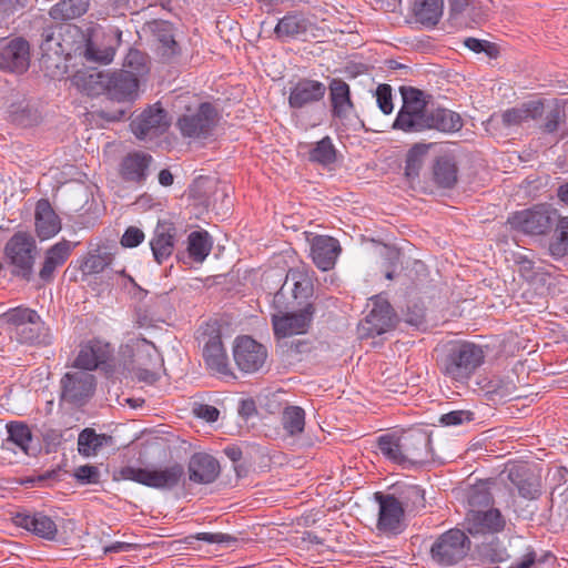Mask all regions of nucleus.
<instances>
[{"label": "nucleus", "mask_w": 568, "mask_h": 568, "mask_svg": "<svg viewBox=\"0 0 568 568\" xmlns=\"http://www.w3.org/2000/svg\"><path fill=\"white\" fill-rule=\"evenodd\" d=\"M184 474V467L179 463H173L164 468L126 466L121 469L123 479L161 490L176 487Z\"/></svg>", "instance_id": "5"}, {"label": "nucleus", "mask_w": 568, "mask_h": 568, "mask_svg": "<svg viewBox=\"0 0 568 568\" xmlns=\"http://www.w3.org/2000/svg\"><path fill=\"white\" fill-rule=\"evenodd\" d=\"M374 497L379 506L377 529L383 532H399L404 517L402 503L394 495L379 491L375 493Z\"/></svg>", "instance_id": "14"}, {"label": "nucleus", "mask_w": 568, "mask_h": 568, "mask_svg": "<svg viewBox=\"0 0 568 568\" xmlns=\"http://www.w3.org/2000/svg\"><path fill=\"white\" fill-rule=\"evenodd\" d=\"M153 158L142 151L128 153L120 163V176L125 182L141 185L148 178Z\"/></svg>", "instance_id": "19"}, {"label": "nucleus", "mask_w": 568, "mask_h": 568, "mask_svg": "<svg viewBox=\"0 0 568 568\" xmlns=\"http://www.w3.org/2000/svg\"><path fill=\"white\" fill-rule=\"evenodd\" d=\"M464 44L476 53L485 52L489 58H496L499 53L498 47L487 40L469 37L464 40Z\"/></svg>", "instance_id": "51"}, {"label": "nucleus", "mask_w": 568, "mask_h": 568, "mask_svg": "<svg viewBox=\"0 0 568 568\" xmlns=\"http://www.w3.org/2000/svg\"><path fill=\"white\" fill-rule=\"evenodd\" d=\"M470 509H488L493 497L486 483L474 485L467 493Z\"/></svg>", "instance_id": "45"}, {"label": "nucleus", "mask_w": 568, "mask_h": 568, "mask_svg": "<svg viewBox=\"0 0 568 568\" xmlns=\"http://www.w3.org/2000/svg\"><path fill=\"white\" fill-rule=\"evenodd\" d=\"M17 526L33 532L40 538L53 540L58 534V527L53 519L42 513L17 514L13 518Z\"/></svg>", "instance_id": "24"}, {"label": "nucleus", "mask_w": 568, "mask_h": 568, "mask_svg": "<svg viewBox=\"0 0 568 568\" xmlns=\"http://www.w3.org/2000/svg\"><path fill=\"white\" fill-rule=\"evenodd\" d=\"M130 375L136 378L138 381L144 382L146 384H153L159 379V375L156 372L142 367L132 368L130 371Z\"/></svg>", "instance_id": "61"}, {"label": "nucleus", "mask_w": 568, "mask_h": 568, "mask_svg": "<svg viewBox=\"0 0 568 568\" xmlns=\"http://www.w3.org/2000/svg\"><path fill=\"white\" fill-rule=\"evenodd\" d=\"M89 78L95 79L94 82L105 90L111 100L123 102L132 101L138 97L139 79L131 71L95 72Z\"/></svg>", "instance_id": "10"}, {"label": "nucleus", "mask_w": 568, "mask_h": 568, "mask_svg": "<svg viewBox=\"0 0 568 568\" xmlns=\"http://www.w3.org/2000/svg\"><path fill=\"white\" fill-rule=\"evenodd\" d=\"M377 104L383 113L389 114L393 111L392 88L389 84H379L376 90Z\"/></svg>", "instance_id": "55"}, {"label": "nucleus", "mask_w": 568, "mask_h": 568, "mask_svg": "<svg viewBox=\"0 0 568 568\" xmlns=\"http://www.w3.org/2000/svg\"><path fill=\"white\" fill-rule=\"evenodd\" d=\"M112 352L113 348L109 343L93 338L81 345L78 355H110Z\"/></svg>", "instance_id": "53"}, {"label": "nucleus", "mask_w": 568, "mask_h": 568, "mask_svg": "<svg viewBox=\"0 0 568 568\" xmlns=\"http://www.w3.org/2000/svg\"><path fill=\"white\" fill-rule=\"evenodd\" d=\"M444 11V0H415L413 13L417 22L426 27L436 26Z\"/></svg>", "instance_id": "30"}, {"label": "nucleus", "mask_w": 568, "mask_h": 568, "mask_svg": "<svg viewBox=\"0 0 568 568\" xmlns=\"http://www.w3.org/2000/svg\"><path fill=\"white\" fill-rule=\"evenodd\" d=\"M266 347L248 335H240L233 343V355H266Z\"/></svg>", "instance_id": "49"}, {"label": "nucleus", "mask_w": 568, "mask_h": 568, "mask_svg": "<svg viewBox=\"0 0 568 568\" xmlns=\"http://www.w3.org/2000/svg\"><path fill=\"white\" fill-rule=\"evenodd\" d=\"M189 478L196 484H211L220 474V464L211 455L194 454L189 462Z\"/></svg>", "instance_id": "22"}, {"label": "nucleus", "mask_w": 568, "mask_h": 568, "mask_svg": "<svg viewBox=\"0 0 568 568\" xmlns=\"http://www.w3.org/2000/svg\"><path fill=\"white\" fill-rule=\"evenodd\" d=\"M545 106L541 100H534L523 103L520 106L511 108L500 114L503 125L509 128L519 125L529 120H537L544 114Z\"/></svg>", "instance_id": "28"}, {"label": "nucleus", "mask_w": 568, "mask_h": 568, "mask_svg": "<svg viewBox=\"0 0 568 568\" xmlns=\"http://www.w3.org/2000/svg\"><path fill=\"white\" fill-rule=\"evenodd\" d=\"M128 111L124 108H116L114 110L100 109L94 114L109 122H116L125 118Z\"/></svg>", "instance_id": "60"}, {"label": "nucleus", "mask_w": 568, "mask_h": 568, "mask_svg": "<svg viewBox=\"0 0 568 568\" xmlns=\"http://www.w3.org/2000/svg\"><path fill=\"white\" fill-rule=\"evenodd\" d=\"M434 181L444 189L453 187L457 182V166L453 159L440 156L433 168Z\"/></svg>", "instance_id": "33"}, {"label": "nucleus", "mask_w": 568, "mask_h": 568, "mask_svg": "<svg viewBox=\"0 0 568 568\" xmlns=\"http://www.w3.org/2000/svg\"><path fill=\"white\" fill-rule=\"evenodd\" d=\"M10 326V337L21 344L48 345L51 343L49 328L40 315L28 307L10 308L1 316Z\"/></svg>", "instance_id": "3"}, {"label": "nucleus", "mask_w": 568, "mask_h": 568, "mask_svg": "<svg viewBox=\"0 0 568 568\" xmlns=\"http://www.w3.org/2000/svg\"><path fill=\"white\" fill-rule=\"evenodd\" d=\"M536 561V554L530 551L524 556V558L514 564L510 568H530Z\"/></svg>", "instance_id": "64"}, {"label": "nucleus", "mask_w": 568, "mask_h": 568, "mask_svg": "<svg viewBox=\"0 0 568 568\" xmlns=\"http://www.w3.org/2000/svg\"><path fill=\"white\" fill-rule=\"evenodd\" d=\"M565 119V111L555 102L547 111L542 130L547 133L557 131L559 123Z\"/></svg>", "instance_id": "52"}, {"label": "nucleus", "mask_w": 568, "mask_h": 568, "mask_svg": "<svg viewBox=\"0 0 568 568\" xmlns=\"http://www.w3.org/2000/svg\"><path fill=\"white\" fill-rule=\"evenodd\" d=\"M466 528L473 536L500 531L505 520L498 509H469Z\"/></svg>", "instance_id": "17"}, {"label": "nucleus", "mask_w": 568, "mask_h": 568, "mask_svg": "<svg viewBox=\"0 0 568 568\" xmlns=\"http://www.w3.org/2000/svg\"><path fill=\"white\" fill-rule=\"evenodd\" d=\"M170 126L168 112L159 104L145 109L131 122V130L139 140L153 139Z\"/></svg>", "instance_id": "11"}, {"label": "nucleus", "mask_w": 568, "mask_h": 568, "mask_svg": "<svg viewBox=\"0 0 568 568\" xmlns=\"http://www.w3.org/2000/svg\"><path fill=\"white\" fill-rule=\"evenodd\" d=\"M325 92L326 88L322 82L302 79L291 89L288 104L293 109H301L322 100Z\"/></svg>", "instance_id": "20"}, {"label": "nucleus", "mask_w": 568, "mask_h": 568, "mask_svg": "<svg viewBox=\"0 0 568 568\" xmlns=\"http://www.w3.org/2000/svg\"><path fill=\"white\" fill-rule=\"evenodd\" d=\"M239 414L246 419L256 414L255 402L252 398L242 399L239 405Z\"/></svg>", "instance_id": "62"}, {"label": "nucleus", "mask_w": 568, "mask_h": 568, "mask_svg": "<svg viewBox=\"0 0 568 568\" xmlns=\"http://www.w3.org/2000/svg\"><path fill=\"white\" fill-rule=\"evenodd\" d=\"M399 440L404 464L423 463L429 457L430 437L425 432H404Z\"/></svg>", "instance_id": "16"}, {"label": "nucleus", "mask_w": 568, "mask_h": 568, "mask_svg": "<svg viewBox=\"0 0 568 568\" xmlns=\"http://www.w3.org/2000/svg\"><path fill=\"white\" fill-rule=\"evenodd\" d=\"M312 258L322 271L334 267L341 246L337 240L326 235H317L312 241Z\"/></svg>", "instance_id": "23"}, {"label": "nucleus", "mask_w": 568, "mask_h": 568, "mask_svg": "<svg viewBox=\"0 0 568 568\" xmlns=\"http://www.w3.org/2000/svg\"><path fill=\"white\" fill-rule=\"evenodd\" d=\"M176 231L172 223L159 222L150 241L152 254L156 263L162 264L174 250Z\"/></svg>", "instance_id": "25"}, {"label": "nucleus", "mask_w": 568, "mask_h": 568, "mask_svg": "<svg viewBox=\"0 0 568 568\" xmlns=\"http://www.w3.org/2000/svg\"><path fill=\"white\" fill-rule=\"evenodd\" d=\"M367 308L366 316L357 326L359 339L364 341L382 336L395 327L397 316L387 300L381 296L372 297Z\"/></svg>", "instance_id": "6"}, {"label": "nucleus", "mask_w": 568, "mask_h": 568, "mask_svg": "<svg viewBox=\"0 0 568 568\" xmlns=\"http://www.w3.org/2000/svg\"><path fill=\"white\" fill-rule=\"evenodd\" d=\"M282 426L290 436H296L304 432L305 412L300 406H286L282 413Z\"/></svg>", "instance_id": "38"}, {"label": "nucleus", "mask_w": 568, "mask_h": 568, "mask_svg": "<svg viewBox=\"0 0 568 568\" xmlns=\"http://www.w3.org/2000/svg\"><path fill=\"white\" fill-rule=\"evenodd\" d=\"M209 374L221 379H236L234 361L231 357H203Z\"/></svg>", "instance_id": "39"}, {"label": "nucleus", "mask_w": 568, "mask_h": 568, "mask_svg": "<svg viewBox=\"0 0 568 568\" xmlns=\"http://www.w3.org/2000/svg\"><path fill=\"white\" fill-rule=\"evenodd\" d=\"M114 54L115 50L112 45H100L94 39H88L84 51V57L88 61L110 63Z\"/></svg>", "instance_id": "44"}, {"label": "nucleus", "mask_w": 568, "mask_h": 568, "mask_svg": "<svg viewBox=\"0 0 568 568\" xmlns=\"http://www.w3.org/2000/svg\"><path fill=\"white\" fill-rule=\"evenodd\" d=\"M403 105L393 123V129L406 133L426 130L456 132L463 126L460 115L452 110L429 108L432 95L414 87L402 85Z\"/></svg>", "instance_id": "1"}, {"label": "nucleus", "mask_w": 568, "mask_h": 568, "mask_svg": "<svg viewBox=\"0 0 568 568\" xmlns=\"http://www.w3.org/2000/svg\"><path fill=\"white\" fill-rule=\"evenodd\" d=\"M332 113L335 118L346 119L354 111L349 85L342 79H333L329 83Z\"/></svg>", "instance_id": "27"}, {"label": "nucleus", "mask_w": 568, "mask_h": 568, "mask_svg": "<svg viewBox=\"0 0 568 568\" xmlns=\"http://www.w3.org/2000/svg\"><path fill=\"white\" fill-rule=\"evenodd\" d=\"M34 220L36 232L41 240H48L61 230V220L45 199L38 201Z\"/></svg>", "instance_id": "26"}, {"label": "nucleus", "mask_w": 568, "mask_h": 568, "mask_svg": "<svg viewBox=\"0 0 568 568\" xmlns=\"http://www.w3.org/2000/svg\"><path fill=\"white\" fill-rule=\"evenodd\" d=\"M313 304H307L298 312H277L272 315L273 329L276 336L286 337L303 334L311 325L314 315Z\"/></svg>", "instance_id": "12"}, {"label": "nucleus", "mask_w": 568, "mask_h": 568, "mask_svg": "<svg viewBox=\"0 0 568 568\" xmlns=\"http://www.w3.org/2000/svg\"><path fill=\"white\" fill-rule=\"evenodd\" d=\"M307 21L298 14H286L276 24L274 31L278 38H294L306 32Z\"/></svg>", "instance_id": "40"}, {"label": "nucleus", "mask_w": 568, "mask_h": 568, "mask_svg": "<svg viewBox=\"0 0 568 568\" xmlns=\"http://www.w3.org/2000/svg\"><path fill=\"white\" fill-rule=\"evenodd\" d=\"M483 364V357H439L440 372L457 382L468 379Z\"/></svg>", "instance_id": "21"}, {"label": "nucleus", "mask_w": 568, "mask_h": 568, "mask_svg": "<svg viewBox=\"0 0 568 568\" xmlns=\"http://www.w3.org/2000/svg\"><path fill=\"white\" fill-rule=\"evenodd\" d=\"M212 240L205 231H194L187 236V252L194 262L202 263L212 250Z\"/></svg>", "instance_id": "35"}, {"label": "nucleus", "mask_w": 568, "mask_h": 568, "mask_svg": "<svg viewBox=\"0 0 568 568\" xmlns=\"http://www.w3.org/2000/svg\"><path fill=\"white\" fill-rule=\"evenodd\" d=\"M72 247L71 242L62 240L45 251L44 258L38 274L40 285L53 282L55 271L68 261L71 255Z\"/></svg>", "instance_id": "18"}, {"label": "nucleus", "mask_w": 568, "mask_h": 568, "mask_svg": "<svg viewBox=\"0 0 568 568\" xmlns=\"http://www.w3.org/2000/svg\"><path fill=\"white\" fill-rule=\"evenodd\" d=\"M427 151L428 146L424 144H416L408 151L405 165V174L407 178L415 179L418 176Z\"/></svg>", "instance_id": "46"}, {"label": "nucleus", "mask_w": 568, "mask_h": 568, "mask_svg": "<svg viewBox=\"0 0 568 568\" xmlns=\"http://www.w3.org/2000/svg\"><path fill=\"white\" fill-rule=\"evenodd\" d=\"M308 159L322 165H329L336 161V149L329 136L323 138L308 152Z\"/></svg>", "instance_id": "42"}, {"label": "nucleus", "mask_w": 568, "mask_h": 568, "mask_svg": "<svg viewBox=\"0 0 568 568\" xmlns=\"http://www.w3.org/2000/svg\"><path fill=\"white\" fill-rule=\"evenodd\" d=\"M474 419V413L470 410H453L444 414L439 418V423L444 426H458L469 423Z\"/></svg>", "instance_id": "54"}, {"label": "nucleus", "mask_w": 568, "mask_h": 568, "mask_svg": "<svg viewBox=\"0 0 568 568\" xmlns=\"http://www.w3.org/2000/svg\"><path fill=\"white\" fill-rule=\"evenodd\" d=\"M91 0H60L49 11L50 17L55 21H69L85 14L90 8Z\"/></svg>", "instance_id": "31"}, {"label": "nucleus", "mask_w": 568, "mask_h": 568, "mask_svg": "<svg viewBox=\"0 0 568 568\" xmlns=\"http://www.w3.org/2000/svg\"><path fill=\"white\" fill-rule=\"evenodd\" d=\"M440 352L444 355H485L489 352L487 346L460 338L449 339L442 344Z\"/></svg>", "instance_id": "37"}, {"label": "nucleus", "mask_w": 568, "mask_h": 568, "mask_svg": "<svg viewBox=\"0 0 568 568\" xmlns=\"http://www.w3.org/2000/svg\"><path fill=\"white\" fill-rule=\"evenodd\" d=\"M113 261V255L110 252L95 250L89 252L80 265L83 275H93L104 271Z\"/></svg>", "instance_id": "41"}, {"label": "nucleus", "mask_w": 568, "mask_h": 568, "mask_svg": "<svg viewBox=\"0 0 568 568\" xmlns=\"http://www.w3.org/2000/svg\"><path fill=\"white\" fill-rule=\"evenodd\" d=\"M557 210L546 204L514 213L507 220L511 229L531 235L548 233L557 221Z\"/></svg>", "instance_id": "7"}, {"label": "nucleus", "mask_w": 568, "mask_h": 568, "mask_svg": "<svg viewBox=\"0 0 568 568\" xmlns=\"http://www.w3.org/2000/svg\"><path fill=\"white\" fill-rule=\"evenodd\" d=\"M399 445V436L394 433L382 435L377 439V447L386 458L396 464L404 465L403 453Z\"/></svg>", "instance_id": "43"}, {"label": "nucleus", "mask_w": 568, "mask_h": 568, "mask_svg": "<svg viewBox=\"0 0 568 568\" xmlns=\"http://www.w3.org/2000/svg\"><path fill=\"white\" fill-rule=\"evenodd\" d=\"M148 62L149 59L144 52L138 49H130L125 55L123 67L125 71H131L139 79V77L149 71Z\"/></svg>", "instance_id": "50"}, {"label": "nucleus", "mask_w": 568, "mask_h": 568, "mask_svg": "<svg viewBox=\"0 0 568 568\" xmlns=\"http://www.w3.org/2000/svg\"><path fill=\"white\" fill-rule=\"evenodd\" d=\"M470 549V540L460 529L442 534L430 547L432 559L440 566H453L463 560Z\"/></svg>", "instance_id": "8"}, {"label": "nucleus", "mask_w": 568, "mask_h": 568, "mask_svg": "<svg viewBox=\"0 0 568 568\" xmlns=\"http://www.w3.org/2000/svg\"><path fill=\"white\" fill-rule=\"evenodd\" d=\"M19 4V0H0V14L9 16L13 13Z\"/></svg>", "instance_id": "63"}, {"label": "nucleus", "mask_w": 568, "mask_h": 568, "mask_svg": "<svg viewBox=\"0 0 568 568\" xmlns=\"http://www.w3.org/2000/svg\"><path fill=\"white\" fill-rule=\"evenodd\" d=\"M99 358L75 357L72 363L75 371L68 372L61 379L63 400L81 405L93 394L94 378L89 372L100 369L105 375L113 374L115 357H103L101 361Z\"/></svg>", "instance_id": "2"}, {"label": "nucleus", "mask_w": 568, "mask_h": 568, "mask_svg": "<svg viewBox=\"0 0 568 568\" xmlns=\"http://www.w3.org/2000/svg\"><path fill=\"white\" fill-rule=\"evenodd\" d=\"M144 240V233L136 226H129L121 237V245L124 247H135Z\"/></svg>", "instance_id": "57"}, {"label": "nucleus", "mask_w": 568, "mask_h": 568, "mask_svg": "<svg viewBox=\"0 0 568 568\" xmlns=\"http://www.w3.org/2000/svg\"><path fill=\"white\" fill-rule=\"evenodd\" d=\"M234 361L236 375L267 372L266 357H231Z\"/></svg>", "instance_id": "47"}, {"label": "nucleus", "mask_w": 568, "mask_h": 568, "mask_svg": "<svg viewBox=\"0 0 568 568\" xmlns=\"http://www.w3.org/2000/svg\"><path fill=\"white\" fill-rule=\"evenodd\" d=\"M192 412L196 417L209 423L216 422L220 416V410L216 407L206 404H195Z\"/></svg>", "instance_id": "58"}, {"label": "nucleus", "mask_w": 568, "mask_h": 568, "mask_svg": "<svg viewBox=\"0 0 568 568\" xmlns=\"http://www.w3.org/2000/svg\"><path fill=\"white\" fill-rule=\"evenodd\" d=\"M8 442L16 444L23 453L28 454L29 444L32 439V434L29 427L23 423H10L7 425Z\"/></svg>", "instance_id": "48"}, {"label": "nucleus", "mask_w": 568, "mask_h": 568, "mask_svg": "<svg viewBox=\"0 0 568 568\" xmlns=\"http://www.w3.org/2000/svg\"><path fill=\"white\" fill-rule=\"evenodd\" d=\"M113 438L105 434H97L92 428H84L78 437V450L85 457L94 456L103 447L111 445Z\"/></svg>", "instance_id": "32"}, {"label": "nucleus", "mask_w": 568, "mask_h": 568, "mask_svg": "<svg viewBox=\"0 0 568 568\" xmlns=\"http://www.w3.org/2000/svg\"><path fill=\"white\" fill-rule=\"evenodd\" d=\"M30 64V45L22 38L0 40V70L23 73Z\"/></svg>", "instance_id": "13"}, {"label": "nucleus", "mask_w": 568, "mask_h": 568, "mask_svg": "<svg viewBox=\"0 0 568 568\" xmlns=\"http://www.w3.org/2000/svg\"><path fill=\"white\" fill-rule=\"evenodd\" d=\"M217 122V112L209 103H201L196 109H187L178 120V128L185 138L205 139Z\"/></svg>", "instance_id": "9"}, {"label": "nucleus", "mask_w": 568, "mask_h": 568, "mask_svg": "<svg viewBox=\"0 0 568 568\" xmlns=\"http://www.w3.org/2000/svg\"><path fill=\"white\" fill-rule=\"evenodd\" d=\"M6 257L11 266V274L23 281L33 278V266L38 256L34 237L27 232H17L7 242Z\"/></svg>", "instance_id": "4"}, {"label": "nucleus", "mask_w": 568, "mask_h": 568, "mask_svg": "<svg viewBox=\"0 0 568 568\" xmlns=\"http://www.w3.org/2000/svg\"><path fill=\"white\" fill-rule=\"evenodd\" d=\"M195 538L209 544H225L226 546H233L237 542L235 537L223 532H199Z\"/></svg>", "instance_id": "56"}, {"label": "nucleus", "mask_w": 568, "mask_h": 568, "mask_svg": "<svg viewBox=\"0 0 568 568\" xmlns=\"http://www.w3.org/2000/svg\"><path fill=\"white\" fill-rule=\"evenodd\" d=\"M555 234L549 242V253L555 258L568 255V216L558 217Z\"/></svg>", "instance_id": "36"}, {"label": "nucleus", "mask_w": 568, "mask_h": 568, "mask_svg": "<svg viewBox=\"0 0 568 568\" xmlns=\"http://www.w3.org/2000/svg\"><path fill=\"white\" fill-rule=\"evenodd\" d=\"M197 339L203 344V355H225L220 328L206 324L199 331Z\"/></svg>", "instance_id": "34"}, {"label": "nucleus", "mask_w": 568, "mask_h": 568, "mask_svg": "<svg viewBox=\"0 0 568 568\" xmlns=\"http://www.w3.org/2000/svg\"><path fill=\"white\" fill-rule=\"evenodd\" d=\"M74 476L82 483L95 484L99 481V470L95 466L92 465H83L78 467Z\"/></svg>", "instance_id": "59"}, {"label": "nucleus", "mask_w": 568, "mask_h": 568, "mask_svg": "<svg viewBox=\"0 0 568 568\" xmlns=\"http://www.w3.org/2000/svg\"><path fill=\"white\" fill-rule=\"evenodd\" d=\"M149 30L153 37L155 50L165 62L180 55L181 48L175 40L173 26L168 21L155 20L149 23Z\"/></svg>", "instance_id": "15"}, {"label": "nucleus", "mask_w": 568, "mask_h": 568, "mask_svg": "<svg viewBox=\"0 0 568 568\" xmlns=\"http://www.w3.org/2000/svg\"><path fill=\"white\" fill-rule=\"evenodd\" d=\"M509 480L517 487L518 493L526 499H536L540 495L538 478L525 466H517L509 470Z\"/></svg>", "instance_id": "29"}]
</instances>
